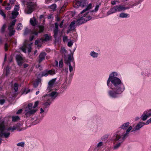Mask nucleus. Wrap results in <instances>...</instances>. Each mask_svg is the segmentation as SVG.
<instances>
[{
	"mask_svg": "<svg viewBox=\"0 0 151 151\" xmlns=\"http://www.w3.org/2000/svg\"><path fill=\"white\" fill-rule=\"evenodd\" d=\"M117 75L116 72H112L110 74L107 82L108 86L112 89L108 91L109 95L112 98L118 97L125 90L124 86L121 80L116 77Z\"/></svg>",
	"mask_w": 151,
	"mask_h": 151,
	"instance_id": "1",
	"label": "nucleus"
},
{
	"mask_svg": "<svg viewBox=\"0 0 151 151\" xmlns=\"http://www.w3.org/2000/svg\"><path fill=\"white\" fill-rule=\"evenodd\" d=\"M131 126L129 127L127 130L126 132L122 133V132H117L112 137V139L114 145L113 149L114 150H117L121 145L125 139L129 136V132L132 129Z\"/></svg>",
	"mask_w": 151,
	"mask_h": 151,
	"instance_id": "2",
	"label": "nucleus"
},
{
	"mask_svg": "<svg viewBox=\"0 0 151 151\" xmlns=\"http://www.w3.org/2000/svg\"><path fill=\"white\" fill-rule=\"evenodd\" d=\"M39 103V101H37L35 102L33 106L32 104L30 103L26 107L25 109V115L27 117H29L35 113L37 111V109L35 108L38 106Z\"/></svg>",
	"mask_w": 151,
	"mask_h": 151,
	"instance_id": "3",
	"label": "nucleus"
},
{
	"mask_svg": "<svg viewBox=\"0 0 151 151\" xmlns=\"http://www.w3.org/2000/svg\"><path fill=\"white\" fill-rule=\"evenodd\" d=\"M88 13V12L84 14L83 16L78 19L76 21V25L79 26L90 20L91 19V17L90 16H87V14Z\"/></svg>",
	"mask_w": 151,
	"mask_h": 151,
	"instance_id": "4",
	"label": "nucleus"
},
{
	"mask_svg": "<svg viewBox=\"0 0 151 151\" xmlns=\"http://www.w3.org/2000/svg\"><path fill=\"white\" fill-rule=\"evenodd\" d=\"M58 93L55 91H53L50 94H46L44 96L45 98L47 100V101L52 99L53 100L58 95Z\"/></svg>",
	"mask_w": 151,
	"mask_h": 151,
	"instance_id": "5",
	"label": "nucleus"
},
{
	"mask_svg": "<svg viewBox=\"0 0 151 151\" xmlns=\"http://www.w3.org/2000/svg\"><path fill=\"white\" fill-rule=\"evenodd\" d=\"M120 9L119 5H116L111 7L107 12V14L109 15L117 12H120Z\"/></svg>",
	"mask_w": 151,
	"mask_h": 151,
	"instance_id": "6",
	"label": "nucleus"
},
{
	"mask_svg": "<svg viewBox=\"0 0 151 151\" xmlns=\"http://www.w3.org/2000/svg\"><path fill=\"white\" fill-rule=\"evenodd\" d=\"M5 127L4 125H0V137H1L3 136L6 138L9 137L10 135V132H4Z\"/></svg>",
	"mask_w": 151,
	"mask_h": 151,
	"instance_id": "7",
	"label": "nucleus"
},
{
	"mask_svg": "<svg viewBox=\"0 0 151 151\" xmlns=\"http://www.w3.org/2000/svg\"><path fill=\"white\" fill-rule=\"evenodd\" d=\"M42 100L44 102L42 104L43 107L44 109L47 108L49 107L50 104L52 103L51 100H50L49 101H47V99L45 98V96H44L42 97Z\"/></svg>",
	"mask_w": 151,
	"mask_h": 151,
	"instance_id": "8",
	"label": "nucleus"
},
{
	"mask_svg": "<svg viewBox=\"0 0 151 151\" xmlns=\"http://www.w3.org/2000/svg\"><path fill=\"white\" fill-rule=\"evenodd\" d=\"M16 59L18 65L19 66H21L23 63V58L20 55H17L16 56Z\"/></svg>",
	"mask_w": 151,
	"mask_h": 151,
	"instance_id": "9",
	"label": "nucleus"
},
{
	"mask_svg": "<svg viewBox=\"0 0 151 151\" xmlns=\"http://www.w3.org/2000/svg\"><path fill=\"white\" fill-rule=\"evenodd\" d=\"M145 125V123L142 122H139L134 128H133L131 132H134L136 131L139 130Z\"/></svg>",
	"mask_w": 151,
	"mask_h": 151,
	"instance_id": "10",
	"label": "nucleus"
},
{
	"mask_svg": "<svg viewBox=\"0 0 151 151\" xmlns=\"http://www.w3.org/2000/svg\"><path fill=\"white\" fill-rule=\"evenodd\" d=\"M21 125V124L20 123H17L16 124L13 126L12 128L11 127L9 128L8 129V130H12V131H14L17 130L18 131H20L21 129H20V128Z\"/></svg>",
	"mask_w": 151,
	"mask_h": 151,
	"instance_id": "11",
	"label": "nucleus"
},
{
	"mask_svg": "<svg viewBox=\"0 0 151 151\" xmlns=\"http://www.w3.org/2000/svg\"><path fill=\"white\" fill-rule=\"evenodd\" d=\"M46 54L45 52H41L39 56V60L38 62L39 63H41L45 59Z\"/></svg>",
	"mask_w": 151,
	"mask_h": 151,
	"instance_id": "12",
	"label": "nucleus"
},
{
	"mask_svg": "<svg viewBox=\"0 0 151 151\" xmlns=\"http://www.w3.org/2000/svg\"><path fill=\"white\" fill-rule=\"evenodd\" d=\"M31 4V3L29 4L28 5L27 10V14H30L33 12V6Z\"/></svg>",
	"mask_w": 151,
	"mask_h": 151,
	"instance_id": "13",
	"label": "nucleus"
},
{
	"mask_svg": "<svg viewBox=\"0 0 151 151\" xmlns=\"http://www.w3.org/2000/svg\"><path fill=\"white\" fill-rule=\"evenodd\" d=\"M76 22L75 21H73L69 25V31H72L75 29L76 28L75 24Z\"/></svg>",
	"mask_w": 151,
	"mask_h": 151,
	"instance_id": "14",
	"label": "nucleus"
},
{
	"mask_svg": "<svg viewBox=\"0 0 151 151\" xmlns=\"http://www.w3.org/2000/svg\"><path fill=\"white\" fill-rule=\"evenodd\" d=\"M56 80V78L52 79L49 81L48 83L49 86L48 87L47 89L50 90L52 88V86L54 84Z\"/></svg>",
	"mask_w": 151,
	"mask_h": 151,
	"instance_id": "15",
	"label": "nucleus"
},
{
	"mask_svg": "<svg viewBox=\"0 0 151 151\" xmlns=\"http://www.w3.org/2000/svg\"><path fill=\"white\" fill-rule=\"evenodd\" d=\"M92 6V4L91 3H90L89 4V5L87 7L84 9L83 10L81 13L79 14V16L80 17L81 16V14L83 13H84L86 11H88V10L90 9L91 8Z\"/></svg>",
	"mask_w": 151,
	"mask_h": 151,
	"instance_id": "16",
	"label": "nucleus"
},
{
	"mask_svg": "<svg viewBox=\"0 0 151 151\" xmlns=\"http://www.w3.org/2000/svg\"><path fill=\"white\" fill-rule=\"evenodd\" d=\"M30 22L31 24L33 26L36 25L37 24L35 18L34 17L33 18H31L30 20Z\"/></svg>",
	"mask_w": 151,
	"mask_h": 151,
	"instance_id": "17",
	"label": "nucleus"
},
{
	"mask_svg": "<svg viewBox=\"0 0 151 151\" xmlns=\"http://www.w3.org/2000/svg\"><path fill=\"white\" fill-rule=\"evenodd\" d=\"M27 41V40H26L24 43L23 46L20 48V49L25 53H26V48L27 46V43L26 42Z\"/></svg>",
	"mask_w": 151,
	"mask_h": 151,
	"instance_id": "18",
	"label": "nucleus"
},
{
	"mask_svg": "<svg viewBox=\"0 0 151 151\" xmlns=\"http://www.w3.org/2000/svg\"><path fill=\"white\" fill-rule=\"evenodd\" d=\"M8 29L9 30V36H12L14 34L15 31V30L14 29V28H8Z\"/></svg>",
	"mask_w": 151,
	"mask_h": 151,
	"instance_id": "19",
	"label": "nucleus"
},
{
	"mask_svg": "<svg viewBox=\"0 0 151 151\" xmlns=\"http://www.w3.org/2000/svg\"><path fill=\"white\" fill-rule=\"evenodd\" d=\"M129 122H127L126 123H124L121 125L120 128L123 129H126L129 126Z\"/></svg>",
	"mask_w": 151,
	"mask_h": 151,
	"instance_id": "20",
	"label": "nucleus"
},
{
	"mask_svg": "<svg viewBox=\"0 0 151 151\" xmlns=\"http://www.w3.org/2000/svg\"><path fill=\"white\" fill-rule=\"evenodd\" d=\"M12 18L14 19L16 18L17 16L19 14V12L17 11H13L12 13Z\"/></svg>",
	"mask_w": 151,
	"mask_h": 151,
	"instance_id": "21",
	"label": "nucleus"
},
{
	"mask_svg": "<svg viewBox=\"0 0 151 151\" xmlns=\"http://www.w3.org/2000/svg\"><path fill=\"white\" fill-rule=\"evenodd\" d=\"M119 17L121 18H126L129 17V14L125 13H120L119 15Z\"/></svg>",
	"mask_w": 151,
	"mask_h": 151,
	"instance_id": "22",
	"label": "nucleus"
},
{
	"mask_svg": "<svg viewBox=\"0 0 151 151\" xmlns=\"http://www.w3.org/2000/svg\"><path fill=\"white\" fill-rule=\"evenodd\" d=\"M58 29H54L53 30V32L54 33V37L55 38V40H56L57 35L58 34Z\"/></svg>",
	"mask_w": 151,
	"mask_h": 151,
	"instance_id": "23",
	"label": "nucleus"
},
{
	"mask_svg": "<svg viewBox=\"0 0 151 151\" xmlns=\"http://www.w3.org/2000/svg\"><path fill=\"white\" fill-rule=\"evenodd\" d=\"M90 55L93 58H97L98 55V53L94 51H92L91 52Z\"/></svg>",
	"mask_w": 151,
	"mask_h": 151,
	"instance_id": "24",
	"label": "nucleus"
},
{
	"mask_svg": "<svg viewBox=\"0 0 151 151\" xmlns=\"http://www.w3.org/2000/svg\"><path fill=\"white\" fill-rule=\"evenodd\" d=\"M31 30L28 29L27 28H26L24 30V35H26L29 34H31Z\"/></svg>",
	"mask_w": 151,
	"mask_h": 151,
	"instance_id": "25",
	"label": "nucleus"
},
{
	"mask_svg": "<svg viewBox=\"0 0 151 151\" xmlns=\"http://www.w3.org/2000/svg\"><path fill=\"white\" fill-rule=\"evenodd\" d=\"M148 117L147 116V115L145 114H144V112L142 115L141 116V118L142 120L145 121L147 119Z\"/></svg>",
	"mask_w": 151,
	"mask_h": 151,
	"instance_id": "26",
	"label": "nucleus"
},
{
	"mask_svg": "<svg viewBox=\"0 0 151 151\" xmlns=\"http://www.w3.org/2000/svg\"><path fill=\"white\" fill-rule=\"evenodd\" d=\"M16 22V20H14L12 21L10 24L9 26L8 27V28H14L13 27L15 25Z\"/></svg>",
	"mask_w": 151,
	"mask_h": 151,
	"instance_id": "27",
	"label": "nucleus"
},
{
	"mask_svg": "<svg viewBox=\"0 0 151 151\" xmlns=\"http://www.w3.org/2000/svg\"><path fill=\"white\" fill-rule=\"evenodd\" d=\"M121 12L122 11H124L126 9H129L130 8L129 7H125L123 5H119Z\"/></svg>",
	"mask_w": 151,
	"mask_h": 151,
	"instance_id": "28",
	"label": "nucleus"
},
{
	"mask_svg": "<svg viewBox=\"0 0 151 151\" xmlns=\"http://www.w3.org/2000/svg\"><path fill=\"white\" fill-rule=\"evenodd\" d=\"M57 7L55 4H54L48 6V8L52 9L53 11H54Z\"/></svg>",
	"mask_w": 151,
	"mask_h": 151,
	"instance_id": "29",
	"label": "nucleus"
},
{
	"mask_svg": "<svg viewBox=\"0 0 151 151\" xmlns=\"http://www.w3.org/2000/svg\"><path fill=\"white\" fill-rule=\"evenodd\" d=\"M84 1L81 0H79L77 2V4L79 6L83 7L84 6V4H83Z\"/></svg>",
	"mask_w": 151,
	"mask_h": 151,
	"instance_id": "30",
	"label": "nucleus"
},
{
	"mask_svg": "<svg viewBox=\"0 0 151 151\" xmlns=\"http://www.w3.org/2000/svg\"><path fill=\"white\" fill-rule=\"evenodd\" d=\"M144 112V114H147L148 117L151 116V109L147 110Z\"/></svg>",
	"mask_w": 151,
	"mask_h": 151,
	"instance_id": "31",
	"label": "nucleus"
},
{
	"mask_svg": "<svg viewBox=\"0 0 151 151\" xmlns=\"http://www.w3.org/2000/svg\"><path fill=\"white\" fill-rule=\"evenodd\" d=\"M19 119V118L18 116H13L12 117V121L16 122Z\"/></svg>",
	"mask_w": 151,
	"mask_h": 151,
	"instance_id": "32",
	"label": "nucleus"
},
{
	"mask_svg": "<svg viewBox=\"0 0 151 151\" xmlns=\"http://www.w3.org/2000/svg\"><path fill=\"white\" fill-rule=\"evenodd\" d=\"M6 24H4L3 25L2 27L1 28V32L2 33H3L4 32V31H5V29L6 28Z\"/></svg>",
	"mask_w": 151,
	"mask_h": 151,
	"instance_id": "33",
	"label": "nucleus"
},
{
	"mask_svg": "<svg viewBox=\"0 0 151 151\" xmlns=\"http://www.w3.org/2000/svg\"><path fill=\"white\" fill-rule=\"evenodd\" d=\"M18 85L16 83H15L14 85V89L15 92H17L18 90Z\"/></svg>",
	"mask_w": 151,
	"mask_h": 151,
	"instance_id": "34",
	"label": "nucleus"
},
{
	"mask_svg": "<svg viewBox=\"0 0 151 151\" xmlns=\"http://www.w3.org/2000/svg\"><path fill=\"white\" fill-rule=\"evenodd\" d=\"M50 37L47 34H45L44 35V38L43 39L44 40L47 41L49 40Z\"/></svg>",
	"mask_w": 151,
	"mask_h": 151,
	"instance_id": "35",
	"label": "nucleus"
},
{
	"mask_svg": "<svg viewBox=\"0 0 151 151\" xmlns=\"http://www.w3.org/2000/svg\"><path fill=\"white\" fill-rule=\"evenodd\" d=\"M109 137V135L108 134H106L104 136H103L102 137L101 139L102 140L105 141L107 139L108 137Z\"/></svg>",
	"mask_w": 151,
	"mask_h": 151,
	"instance_id": "36",
	"label": "nucleus"
},
{
	"mask_svg": "<svg viewBox=\"0 0 151 151\" xmlns=\"http://www.w3.org/2000/svg\"><path fill=\"white\" fill-rule=\"evenodd\" d=\"M47 73H48L50 75H54L55 74V71L54 70H47Z\"/></svg>",
	"mask_w": 151,
	"mask_h": 151,
	"instance_id": "37",
	"label": "nucleus"
},
{
	"mask_svg": "<svg viewBox=\"0 0 151 151\" xmlns=\"http://www.w3.org/2000/svg\"><path fill=\"white\" fill-rule=\"evenodd\" d=\"M6 75L7 76L10 73V70L9 68V66H7L6 68Z\"/></svg>",
	"mask_w": 151,
	"mask_h": 151,
	"instance_id": "38",
	"label": "nucleus"
},
{
	"mask_svg": "<svg viewBox=\"0 0 151 151\" xmlns=\"http://www.w3.org/2000/svg\"><path fill=\"white\" fill-rule=\"evenodd\" d=\"M39 81L38 80L34 83L33 86L35 88H36L39 85Z\"/></svg>",
	"mask_w": 151,
	"mask_h": 151,
	"instance_id": "39",
	"label": "nucleus"
},
{
	"mask_svg": "<svg viewBox=\"0 0 151 151\" xmlns=\"http://www.w3.org/2000/svg\"><path fill=\"white\" fill-rule=\"evenodd\" d=\"M73 53H71L68 55V60H70V61H72V58H73Z\"/></svg>",
	"mask_w": 151,
	"mask_h": 151,
	"instance_id": "40",
	"label": "nucleus"
},
{
	"mask_svg": "<svg viewBox=\"0 0 151 151\" xmlns=\"http://www.w3.org/2000/svg\"><path fill=\"white\" fill-rule=\"evenodd\" d=\"M0 14L3 16L4 19H5L6 17V15L4 12H3V11L1 10H0Z\"/></svg>",
	"mask_w": 151,
	"mask_h": 151,
	"instance_id": "41",
	"label": "nucleus"
},
{
	"mask_svg": "<svg viewBox=\"0 0 151 151\" xmlns=\"http://www.w3.org/2000/svg\"><path fill=\"white\" fill-rule=\"evenodd\" d=\"M22 27V25L21 23H19L17 26V29L18 30H21V27Z\"/></svg>",
	"mask_w": 151,
	"mask_h": 151,
	"instance_id": "42",
	"label": "nucleus"
},
{
	"mask_svg": "<svg viewBox=\"0 0 151 151\" xmlns=\"http://www.w3.org/2000/svg\"><path fill=\"white\" fill-rule=\"evenodd\" d=\"M17 146H19L21 147H23L24 145V143L23 142H19L17 144Z\"/></svg>",
	"mask_w": 151,
	"mask_h": 151,
	"instance_id": "43",
	"label": "nucleus"
},
{
	"mask_svg": "<svg viewBox=\"0 0 151 151\" xmlns=\"http://www.w3.org/2000/svg\"><path fill=\"white\" fill-rule=\"evenodd\" d=\"M39 30L38 32L39 33H41L43 32L44 30V27L42 26H39Z\"/></svg>",
	"mask_w": 151,
	"mask_h": 151,
	"instance_id": "44",
	"label": "nucleus"
},
{
	"mask_svg": "<svg viewBox=\"0 0 151 151\" xmlns=\"http://www.w3.org/2000/svg\"><path fill=\"white\" fill-rule=\"evenodd\" d=\"M99 6L98 5H97L96 6V7L95 8V9L94 10H92V11L91 12H93L94 11L96 12H97L99 9Z\"/></svg>",
	"mask_w": 151,
	"mask_h": 151,
	"instance_id": "45",
	"label": "nucleus"
},
{
	"mask_svg": "<svg viewBox=\"0 0 151 151\" xmlns=\"http://www.w3.org/2000/svg\"><path fill=\"white\" fill-rule=\"evenodd\" d=\"M19 5H16L14 9V11H17L19 10Z\"/></svg>",
	"mask_w": 151,
	"mask_h": 151,
	"instance_id": "46",
	"label": "nucleus"
},
{
	"mask_svg": "<svg viewBox=\"0 0 151 151\" xmlns=\"http://www.w3.org/2000/svg\"><path fill=\"white\" fill-rule=\"evenodd\" d=\"M49 74L48 73H47V71H44L42 73V75L43 76H47Z\"/></svg>",
	"mask_w": 151,
	"mask_h": 151,
	"instance_id": "47",
	"label": "nucleus"
},
{
	"mask_svg": "<svg viewBox=\"0 0 151 151\" xmlns=\"http://www.w3.org/2000/svg\"><path fill=\"white\" fill-rule=\"evenodd\" d=\"M9 46V45L7 43L5 44L4 49L5 51H7L8 50V47Z\"/></svg>",
	"mask_w": 151,
	"mask_h": 151,
	"instance_id": "48",
	"label": "nucleus"
},
{
	"mask_svg": "<svg viewBox=\"0 0 151 151\" xmlns=\"http://www.w3.org/2000/svg\"><path fill=\"white\" fill-rule=\"evenodd\" d=\"M73 44V42L72 41H70L68 42V45L69 47H71Z\"/></svg>",
	"mask_w": 151,
	"mask_h": 151,
	"instance_id": "49",
	"label": "nucleus"
},
{
	"mask_svg": "<svg viewBox=\"0 0 151 151\" xmlns=\"http://www.w3.org/2000/svg\"><path fill=\"white\" fill-rule=\"evenodd\" d=\"M63 62L62 60H60L59 62V66L60 68L63 67Z\"/></svg>",
	"mask_w": 151,
	"mask_h": 151,
	"instance_id": "50",
	"label": "nucleus"
},
{
	"mask_svg": "<svg viewBox=\"0 0 151 151\" xmlns=\"http://www.w3.org/2000/svg\"><path fill=\"white\" fill-rule=\"evenodd\" d=\"M69 71L71 72L73 70V68L71 66V63H69Z\"/></svg>",
	"mask_w": 151,
	"mask_h": 151,
	"instance_id": "51",
	"label": "nucleus"
},
{
	"mask_svg": "<svg viewBox=\"0 0 151 151\" xmlns=\"http://www.w3.org/2000/svg\"><path fill=\"white\" fill-rule=\"evenodd\" d=\"M38 33H39L38 32H37L35 31H31V34H34L36 35H38Z\"/></svg>",
	"mask_w": 151,
	"mask_h": 151,
	"instance_id": "52",
	"label": "nucleus"
},
{
	"mask_svg": "<svg viewBox=\"0 0 151 151\" xmlns=\"http://www.w3.org/2000/svg\"><path fill=\"white\" fill-rule=\"evenodd\" d=\"M5 100L4 99H2L0 100V104L3 105L5 102Z\"/></svg>",
	"mask_w": 151,
	"mask_h": 151,
	"instance_id": "53",
	"label": "nucleus"
},
{
	"mask_svg": "<svg viewBox=\"0 0 151 151\" xmlns=\"http://www.w3.org/2000/svg\"><path fill=\"white\" fill-rule=\"evenodd\" d=\"M103 145V142H99L97 145V147H99Z\"/></svg>",
	"mask_w": 151,
	"mask_h": 151,
	"instance_id": "54",
	"label": "nucleus"
},
{
	"mask_svg": "<svg viewBox=\"0 0 151 151\" xmlns=\"http://www.w3.org/2000/svg\"><path fill=\"white\" fill-rule=\"evenodd\" d=\"M55 27L54 29H58V23L56 22L55 23Z\"/></svg>",
	"mask_w": 151,
	"mask_h": 151,
	"instance_id": "55",
	"label": "nucleus"
},
{
	"mask_svg": "<svg viewBox=\"0 0 151 151\" xmlns=\"http://www.w3.org/2000/svg\"><path fill=\"white\" fill-rule=\"evenodd\" d=\"M151 123V119L150 118V119H149L148 120L146 124H146V125H147L148 124H149V123Z\"/></svg>",
	"mask_w": 151,
	"mask_h": 151,
	"instance_id": "56",
	"label": "nucleus"
},
{
	"mask_svg": "<svg viewBox=\"0 0 151 151\" xmlns=\"http://www.w3.org/2000/svg\"><path fill=\"white\" fill-rule=\"evenodd\" d=\"M151 123V119L150 118V119H149L148 120L146 124H146V125H147L148 124H149V123Z\"/></svg>",
	"mask_w": 151,
	"mask_h": 151,
	"instance_id": "57",
	"label": "nucleus"
},
{
	"mask_svg": "<svg viewBox=\"0 0 151 151\" xmlns=\"http://www.w3.org/2000/svg\"><path fill=\"white\" fill-rule=\"evenodd\" d=\"M65 63L66 64H68L69 65V63H70V62L71 61L70 60H68V59L67 60H66V59H65Z\"/></svg>",
	"mask_w": 151,
	"mask_h": 151,
	"instance_id": "58",
	"label": "nucleus"
},
{
	"mask_svg": "<svg viewBox=\"0 0 151 151\" xmlns=\"http://www.w3.org/2000/svg\"><path fill=\"white\" fill-rule=\"evenodd\" d=\"M68 39V37L66 36H64L63 37V40L64 42L65 41Z\"/></svg>",
	"mask_w": 151,
	"mask_h": 151,
	"instance_id": "59",
	"label": "nucleus"
},
{
	"mask_svg": "<svg viewBox=\"0 0 151 151\" xmlns=\"http://www.w3.org/2000/svg\"><path fill=\"white\" fill-rule=\"evenodd\" d=\"M22 111V109H19L16 113L17 114H19L21 113Z\"/></svg>",
	"mask_w": 151,
	"mask_h": 151,
	"instance_id": "60",
	"label": "nucleus"
},
{
	"mask_svg": "<svg viewBox=\"0 0 151 151\" xmlns=\"http://www.w3.org/2000/svg\"><path fill=\"white\" fill-rule=\"evenodd\" d=\"M34 37L35 36L34 35H32V36H30L29 38L30 41H32L34 39Z\"/></svg>",
	"mask_w": 151,
	"mask_h": 151,
	"instance_id": "61",
	"label": "nucleus"
},
{
	"mask_svg": "<svg viewBox=\"0 0 151 151\" xmlns=\"http://www.w3.org/2000/svg\"><path fill=\"white\" fill-rule=\"evenodd\" d=\"M63 20L62 21L60 24L59 26L60 28H62L63 27Z\"/></svg>",
	"mask_w": 151,
	"mask_h": 151,
	"instance_id": "62",
	"label": "nucleus"
},
{
	"mask_svg": "<svg viewBox=\"0 0 151 151\" xmlns=\"http://www.w3.org/2000/svg\"><path fill=\"white\" fill-rule=\"evenodd\" d=\"M111 3L112 5H114L116 4V1H111Z\"/></svg>",
	"mask_w": 151,
	"mask_h": 151,
	"instance_id": "63",
	"label": "nucleus"
},
{
	"mask_svg": "<svg viewBox=\"0 0 151 151\" xmlns=\"http://www.w3.org/2000/svg\"><path fill=\"white\" fill-rule=\"evenodd\" d=\"M11 4H14L15 1V0H9Z\"/></svg>",
	"mask_w": 151,
	"mask_h": 151,
	"instance_id": "64",
	"label": "nucleus"
}]
</instances>
